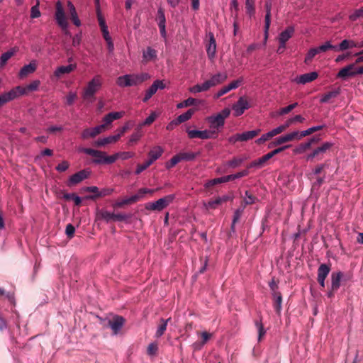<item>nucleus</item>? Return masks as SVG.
<instances>
[{"instance_id":"47","label":"nucleus","mask_w":363,"mask_h":363,"mask_svg":"<svg viewBox=\"0 0 363 363\" xmlns=\"http://www.w3.org/2000/svg\"><path fill=\"white\" fill-rule=\"evenodd\" d=\"M203 206L206 210L209 209H215L219 205H220V200L218 198H216L213 200H211L208 202H203Z\"/></svg>"},{"instance_id":"32","label":"nucleus","mask_w":363,"mask_h":363,"mask_svg":"<svg viewBox=\"0 0 363 363\" xmlns=\"http://www.w3.org/2000/svg\"><path fill=\"white\" fill-rule=\"evenodd\" d=\"M315 141V139L312 138L307 143L300 144L298 147H296L294 149V153L301 154V153L304 152L306 150H307L308 149H309L311 147L312 143H314Z\"/></svg>"},{"instance_id":"61","label":"nucleus","mask_w":363,"mask_h":363,"mask_svg":"<svg viewBox=\"0 0 363 363\" xmlns=\"http://www.w3.org/2000/svg\"><path fill=\"white\" fill-rule=\"evenodd\" d=\"M157 350H158L157 344L152 342L148 345L147 349V352L149 355L153 356L156 354Z\"/></svg>"},{"instance_id":"60","label":"nucleus","mask_w":363,"mask_h":363,"mask_svg":"<svg viewBox=\"0 0 363 363\" xmlns=\"http://www.w3.org/2000/svg\"><path fill=\"white\" fill-rule=\"evenodd\" d=\"M152 164V161H150L148 160L144 164L138 165V167L135 170V174H140L142 172H143L145 169H146Z\"/></svg>"},{"instance_id":"18","label":"nucleus","mask_w":363,"mask_h":363,"mask_svg":"<svg viewBox=\"0 0 363 363\" xmlns=\"http://www.w3.org/2000/svg\"><path fill=\"white\" fill-rule=\"evenodd\" d=\"M37 68V62L35 60L31 61L28 65H24L19 71L18 75L20 78H24L28 74L33 73Z\"/></svg>"},{"instance_id":"58","label":"nucleus","mask_w":363,"mask_h":363,"mask_svg":"<svg viewBox=\"0 0 363 363\" xmlns=\"http://www.w3.org/2000/svg\"><path fill=\"white\" fill-rule=\"evenodd\" d=\"M275 304L274 307L277 311L279 312L281 308V296L279 293L274 294Z\"/></svg>"},{"instance_id":"1","label":"nucleus","mask_w":363,"mask_h":363,"mask_svg":"<svg viewBox=\"0 0 363 363\" xmlns=\"http://www.w3.org/2000/svg\"><path fill=\"white\" fill-rule=\"evenodd\" d=\"M150 78V75L147 73L128 74L118 77L116 79V84L122 88L138 86Z\"/></svg>"},{"instance_id":"43","label":"nucleus","mask_w":363,"mask_h":363,"mask_svg":"<svg viewBox=\"0 0 363 363\" xmlns=\"http://www.w3.org/2000/svg\"><path fill=\"white\" fill-rule=\"evenodd\" d=\"M318 53H320V52H319V51H318V48H311V49L308 51V52H307V54H306V57H305L304 62H305V63H306V64L310 63V62L312 61L313 58V57H314L317 54H318Z\"/></svg>"},{"instance_id":"14","label":"nucleus","mask_w":363,"mask_h":363,"mask_svg":"<svg viewBox=\"0 0 363 363\" xmlns=\"http://www.w3.org/2000/svg\"><path fill=\"white\" fill-rule=\"evenodd\" d=\"M318 77L316 72L306 73L296 77L293 81L298 84H306L315 80Z\"/></svg>"},{"instance_id":"19","label":"nucleus","mask_w":363,"mask_h":363,"mask_svg":"<svg viewBox=\"0 0 363 363\" xmlns=\"http://www.w3.org/2000/svg\"><path fill=\"white\" fill-rule=\"evenodd\" d=\"M355 64H350L347 66L341 69L337 74V77L340 79H346L350 77L354 76Z\"/></svg>"},{"instance_id":"5","label":"nucleus","mask_w":363,"mask_h":363,"mask_svg":"<svg viewBox=\"0 0 363 363\" xmlns=\"http://www.w3.org/2000/svg\"><path fill=\"white\" fill-rule=\"evenodd\" d=\"M55 20L58 26L65 31V33L69 35L67 31L68 22L66 17L62 4L60 1L56 3Z\"/></svg>"},{"instance_id":"8","label":"nucleus","mask_w":363,"mask_h":363,"mask_svg":"<svg viewBox=\"0 0 363 363\" xmlns=\"http://www.w3.org/2000/svg\"><path fill=\"white\" fill-rule=\"evenodd\" d=\"M77 69V64H69L57 67L53 72V77L60 79L74 71Z\"/></svg>"},{"instance_id":"22","label":"nucleus","mask_w":363,"mask_h":363,"mask_svg":"<svg viewBox=\"0 0 363 363\" xmlns=\"http://www.w3.org/2000/svg\"><path fill=\"white\" fill-rule=\"evenodd\" d=\"M89 175V172L85 170H82L73 174L69 180V184H77L86 179Z\"/></svg>"},{"instance_id":"10","label":"nucleus","mask_w":363,"mask_h":363,"mask_svg":"<svg viewBox=\"0 0 363 363\" xmlns=\"http://www.w3.org/2000/svg\"><path fill=\"white\" fill-rule=\"evenodd\" d=\"M166 85L163 80H155L151 86L146 91L143 101H147L158 89H164Z\"/></svg>"},{"instance_id":"28","label":"nucleus","mask_w":363,"mask_h":363,"mask_svg":"<svg viewBox=\"0 0 363 363\" xmlns=\"http://www.w3.org/2000/svg\"><path fill=\"white\" fill-rule=\"evenodd\" d=\"M143 58L145 62H150L157 58V51L150 47L143 52Z\"/></svg>"},{"instance_id":"56","label":"nucleus","mask_w":363,"mask_h":363,"mask_svg":"<svg viewBox=\"0 0 363 363\" xmlns=\"http://www.w3.org/2000/svg\"><path fill=\"white\" fill-rule=\"evenodd\" d=\"M157 118V114L155 113H152L145 121L143 123H141L140 125H139V128H141L142 126L143 125H150L152 123L154 122V121Z\"/></svg>"},{"instance_id":"31","label":"nucleus","mask_w":363,"mask_h":363,"mask_svg":"<svg viewBox=\"0 0 363 363\" xmlns=\"http://www.w3.org/2000/svg\"><path fill=\"white\" fill-rule=\"evenodd\" d=\"M208 90H209V88H208L206 81L204 82H203L202 84H197L194 86H191L189 89V92L194 94L201 93V92H203V91H206Z\"/></svg>"},{"instance_id":"34","label":"nucleus","mask_w":363,"mask_h":363,"mask_svg":"<svg viewBox=\"0 0 363 363\" xmlns=\"http://www.w3.org/2000/svg\"><path fill=\"white\" fill-rule=\"evenodd\" d=\"M332 146V143H325L320 147L315 149L313 152H315L317 158L318 160L321 159L320 157L323 154H324L328 150H329Z\"/></svg>"},{"instance_id":"62","label":"nucleus","mask_w":363,"mask_h":363,"mask_svg":"<svg viewBox=\"0 0 363 363\" xmlns=\"http://www.w3.org/2000/svg\"><path fill=\"white\" fill-rule=\"evenodd\" d=\"M230 89H228V86H224L220 89H219L213 96V98L215 99H219L220 96H223L224 94L228 93Z\"/></svg>"},{"instance_id":"46","label":"nucleus","mask_w":363,"mask_h":363,"mask_svg":"<svg viewBox=\"0 0 363 363\" xmlns=\"http://www.w3.org/2000/svg\"><path fill=\"white\" fill-rule=\"evenodd\" d=\"M248 174H249L248 170H247V169L242 170V171L239 172H238L236 174H233L225 176L226 181H227V182H230L231 180H234V179H239V178L245 177V176L248 175Z\"/></svg>"},{"instance_id":"7","label":"nucleus","mask_w":363,"mask_h":363,"mask_svg":"<svg viewBox=\"0 0 363 363\" xmlns=\"http://www.w3.org/2000/svg\"><path fill=\"white\" fill-rule=\"evenodd\" d=\"M297 135L298 131L296 130L277 137L269 143L268 148H273L277 146H280L283 144L291 142L295 140H298Z\"/></svg>"},{"instance_id":"44","label":"nucleus","mask_w":363,"mask_h":363,"mask_svg":"<svg viewBox=\"0 0 363 363\" xmlns=\"http://www.w3.org/2000/svg\"><path fill=\"white\" fill-rule=\"evenodd\" d=\"M319 52H324L329 50H333L335 51H337V47L335 45H333L330 41H326L324 44L318 47Z\"/></svg>"},{"instance_id":"4","label":"nucleus","mask_w":363,"mask_h":363,"mask_svg":"<svg viewBox=\"0 0 363 363\" xmlns=\"http://www.w3.org/2000/svg\"><path fill=\"white\" fill-rule=\"evenodd\" d=\"M174 199V195L169 194L165 196L155 202L147 203L145 206V209L148 211H161L167 207Z\"/></svg>"},{"instance_id":"48","label":"nucleus","mask_w":363,"mask_h":363,"mask_svg":"<svg viewBox=\"0 0 363 363\" xmlns=\"http://www.w3.org/2000/svg\"><path fill=\"white\" fill-rule=\"evenodd\" d=\"M140 128L138 127L137 129V131L133 133L129 138L128 144L133 145L135 143H137L143 136V133L140 132Z\"/></svg>"},{"instance_id":"11","label":"nucleus","mask_w":363,"mask_h":363,"mask_svg":"<svg viewBox=\"0 0 363 363\" xmlns=\"http://www.w3.org/2000/svg\"><path fill=\"white\" fill-rule=\"evenodd\" d=\"M228 79V74L225 72H218L211 76V77L206 80V82L209 88L216 86L222 84Z\"/></svg>"},{"instance_id":"35","label":"nucleus","mask_w":363,"mask_h":363,"mask_svg":"<svg viewBox=\"0 0 363 363\" xmlns=\"http://www.w3.org/2000/svg\"><path fill=\"white\" fill-rule=\"evenodd\" d=\"M330 271V269L327 264H322L318 269V279H325Z\"/></svg>"},{"instance_id":"57","label":"nucleus","mask_w":363,"mask_h":363,"mask_svg":"<svg viewBox=\"0 0 363 363\" xmlns=\"http://www.w3.org/2000/svg\"><path fill=\"white\" fill-rule=\"evenodd\" d=\"M39 80H34L26 86L28 93L30 91H36L40 85Z\"/></svg>"},{"instance_id":"36","label":"nucleus","mask_w":363,"mask_h":363,"mask_svg":"<svg viewBox=\"0 0 363 363\" xmlns=\"http://www.w3.org/2000/svg\"><path fill=\"white\" fill-rule=\"evenodd\" d=\"M246 160V157H235L227 162L225 165L228 167L236 168L239 167Z\"/></svg>"},{"instance_id":"40","label":"nucleus","mask_w":363,"mask_h":363,"mask_svg":"<svg viewBox=\"0 0 363 363\" xmlns=\"http://www.w3.org/2000/svg\"><path fill=\"white\" fill-rule=\"evenodd\" d=\"M271 159L269 153L266 154L263 157L259 158L257 160L252 162L250 164H249L248 167L252 168L255 167H262L264 163H265L267 160Z\"/></svg>"},{"instance_id":"20","label":"nucleus","mask_w":363,"mask_h":363,"mask_svg":"<svg viewBox=\"0 0 363 363\" xmlns=\"http://www.w3.org/2000/svg\"><path fill=\"white\" fill-rule=\"evenodd\" d=\"M209 42L206 46V52L208 57L213 59L216 55V43L214 35L212 33H208Z\"/></svg>"},{"instance_id":"54","label":"nucleus","mask_w":363,"mask_h":363,"mask_svg":"<svg viewBox=\"0 0 363 363\" xmlns=\"http://www.w3.org/2000/svg\"><path fill=\"white\" fill-rule=\"evenodd\" d=\"M361 17H363V8L355 10L349 16L350 19L353 21H356L357 19Z\"/></svg>"},{"instance_id":"50","label":"nucleus","mask_w":363,"mask_h":363,"mask_svg":"<svg viewBox=\"0 0 363 363\" xmlns=\"http://www.w3.org/2000/svg\"><path fill=\"white\" fill-rule=\"evenodd\" d=\"M225 182H227V181H226V177L225 176V177H222L220 178H216V179H213L208 181L205 184V186L206 188H208L210 186H214V185H216V184H218L220 183H225Z\"/></svg>"},{"instance_id":"52","label":"nucleus","mask_w":363,"mask_h":363,"mask_svg":"<svg viewBox=\"0 0 363 363\" xmlns=\"http://www.w3.org/2000/svg\"><path fill=\"white\" fill-rule=\"evenodd\" d=\"M272 138H273V135L269 130L267 133L262 135V136L256 140V143L258 145L263 144L265 142L269 140Z\"/></svg>"},{"instance_id":"13","label":"nucleus","mask_w":363,"mask_h":363,"mask_svg":"<svg viewBox=\"0 0 363 363\" xmlns=\"http://www.w3.org/2000/svg\"><path fill=\"white\" fill-rule=\"evenodd\" d=\"M250 106L247 99L244 97H240L237 103L233 106V110L235 116H241L244 111L249 108Z\"/></svg>"},{"instance_id":"27","label":"nucleus","mask_w":363,"mask_h":363,"mask_svg":"<svg viewBox=\"0 0 363 363\" xmlns=\"http://www.w3.org/2000/svg\"><path fill=\"white\" fill-rule=\"evenodd\" d=\"M18 52L17 48H13L9 51L3 53L0 57V66L3 67L7 61Z\"/></svg>"},{"instance_id":"55","label":"nucleus","mask_w":363,"mask_h":363,"mask_svg":"<svg viewBox=\"0 0 363 363\" xmlns=\"http://www.w3.org/2000/svg\"><path fill=\"white\" fill-rule=\"evenodd\" d=\"M297 105H298L297 103H294V104H290L289 106H288L286 107L281 108L279 111V115L282 116V115L287 114L288 113L291 111L295 107H296Z\"/></svg>"},{"instance_id":"15","label":"nucleus","mask_w":363,"mask_h":363,"mask_svg":"<svg viewBox=\"0 0 363 363\" xmlns=\"http://www.w3.org/2000/svg\"><path fill=\"white\" fill-rule=\"evenodd\" d=\"M125 320L121 316H115L112 319L109 320L108 325L112 330L114 335H117L121 330Z\"/></svg>"},{"instance_id":"3","label":"nucleus","mask_w":363,"mask_h":363,"mask_svg":"<svg viewBox=\"0 0 363 363\" xmlns=\"http://www.w3.org/2000/svg\"><path fill=\"white\" fill-rule=\"evenodd\" d=\"M103 81L100 75H95L89 81L82 90V98L84 100L93 99L94 95L102 86Z\"/></svg>"},{"instance_id":"29","label":"nucleus","mask_w":363,"mask_h":363,"mask_svg":"<svg viewBox=\"0 0 363 363\" xmlns=\"http://www.w3.org/2000/svg\"><path fill=\"white\" fill-rule=\"evenodd\" d=\"M135 202H136L135 197H134V196H132L116 201L113 204V207L115 208H122L123 206H124L125 205H129V204H131V203H133Z\"/></svg>"},{"instance_id":"26","label":"nucleus","mask_w":363,"mask_h":363,"mask_svg":"<svg viewBox=\"0 0 363 363\" xmlns=\"http://www.w3.org/2000/svg\"><path fill=\"white\" fill-rule=\"evenodd\" d=\"M342 273L336 272L331 274V289L333 291H337L340 286Z\"/></svg>"},{"instance_id":"17","label":"nucleus","mask_w":363,"mask_h":363,"mask_svg":"<svg viewBox=\"0 0 363 363\" xmlns=\"http://www.w3.org/2000/svg\"><path fill=\"white\" fill-rule=\"evenodd\" d=\"M120 140V135L117 134L114 135H109L105 138H99L94 142V145L97 147H104L108 144L116 143Z\"/></svg>"},{"instance_id":"51","label":"nucleus","mask_w":363,"mask_h":363,"mask_svg":"<svg viewBox=\"0 0 363 363\" xmlns=\"http://www.w3.org/2000/svg\"><path fill=\"white\" fill-rule=\"evenodd\" d=\"M339 94V90H335L330 91L325 94H324L320 99L321 103H326L329 101V100L332 98L336 97Z\"/></svg>"},{"instance_id":"42","label":"nucleus","mask_w":363,"mask_h":363,"mask_svg":"<svg viewBox=\"0 0 363 363\" xmlns=\"http://www.w3.org/2000/svg\"><path fill=\"white\" fill-rule=\"evenodd\" d=\"M194 113V110L189 109L186 113L181 114L177 118V122L182 123L190 119Z\"/></svg>"},{"instance_id":"39","label":"nucleus","mask_w":363,"mask_h":363,"mask_svg":"<svg viewBox=\"0 0 363 363\" xmlns=\"http://www.w3.org/2000/svg\"><path fill=\"white\" fill-rule=\"evenodd\" d=\"M169 320H170V318H168L167 320H164V319L161 320V323L157 327V331L155 333L156 337H160L164 334V331L167 329V323Z\"/></svg>"},{"instance_id":"30","label":"nucleus","mask_w":363,"mask_h":363,"mask_svg":"<svg viewBox=\"0 0 363 363\" xmlns=\"http://www.w3.org/2000/svg\"><path fill=\"white\" fill-rule=\"evenodd\" d=\"M200 335L201 337V341L195 342L194 344V347L196 350L201 349L212 336L211 333H209L206 331L202 332Z\"/></svg>"},{"instance_id":"63","label":"nucleus","mask_w":363,"mask_h":363,"mask_svg":"<svg viewBox=\"0 0 363 363\" xmlns=\"http://www.w3.org/2000/svg\"><path fill=\"white\" fill-rule=\"evenodd\" d=\"M79 151L83 152L87 155H91L93 157H95L96 155H100L101 151L96 150L91 148H80Z\"/></svg>"},{"instance_id":"25","label":"nucleus","mask_w":363,"mask_h":363,"mask_svg":"<svg viewBox=\"0 0 363 363\" xmlns=\"http://www.w3.org/2000/svg\"><path fill=\"white\" fill-rule=\"evenodd\" d=\"M337 47V51H345L350 48H357V43L352 40L345 39Z\"/></svg>"},{"instance_id":"6","label":"nucleus","mask_w":363,"mask_h":363,"mask_svg":"<svg viewBox=\"0 0 363 363\" xmlns=\"http://www.w3.org/2000/svg\"><path fill=\"white\" fill-rule=\"evenodd\" d=\"M129 218L126 214L123 213H113L107 211H99L96 213V220H104L106 222L113 221H123Z\"/></svg>"},{"instance_id":"12","label":"nucleus","mask_w":363,"mask_h":363,"mask_svg":"<svg viewBox=\"0 0 363 363\" xmlns=\"http://www.w3.org/2000/svg\"><path fill=\"white\" fill-rule=\"evenodd\" d=\"M125 114L124 111H118V112H111L108 114H106L103 118V123L100 125L104 126V132L106 130V129L111 125L112 122L115 120L119 119L122 118Z\"/></svg>"},{"instance_id":"49","label":"nucleus","mask_w":363,"mask_h":363,"mask_svg":"<svg viewBox=\"0 0 363 363\" xmlns=\"http://www.w3.org/2000/svg\"><path fill=\"white\" fill-rule=\"evenodd\" d=\"M77 99V91H70L67 93V96H65L66 104L69 106H71L73 104V103L76 101Z\"/></svg>"},{"instance_id":"59","label":"nucleus","mask_w":363,"mask_h":363,"mask_svg":"<svg viewBox=\"0 0 363 363\" xmlns=\"http://www.w3.org/2000/svg\"><path fill=\"white\" fill-rule=\"evenodd\" d=\"M243 82V79L242 77L234 80L231 82L230 84H228L227 86L230 91L237 89Z\"/></svg>"},{"instance_id":"37","label":"nucleus","mask_w":363,"mask_h":363,"mask_svg":"<svg viewBox=\"0 0 363 363\" xmlns=\"http://www.w3.org/2000/svg\"><path fill=\"white\" fill-rule=\"evenodd\" d=\"M155 191V189H147V188H142L138 190L137 194H135L134 197H135L136 201L143 199L147 194H152Z\"/></svg>"},{"instance_id":"21","label":"nucleus","mask_w":363,"mask_h":363,"mask_svg":"<svg viewBox=\"0 0 363 363\" xmlns=\"http://www.w3.org/2000/svg\"><path fill=\"white\" fill-rule=\"evenodd\" d=\"M294 29L293 27H288L286 30L282 31L279 36V43L281 44V47L285 48L286 43L291 38Z\"/></svg>"},{"instance_id":"9","label":"nucleus","mask_w":363,"mask_h":363,"mask_svg":"<svg viewBox=\"0 0 363 363\" xmlns=\"http://www.w3.org/2000/svg\"><path fill=\"white\" fill-rule=\"evenodd\" d=\"M188 136L191 139L199 138L202 140L213 138V131L208 130H199L186 129Z\"/></svg>"},{"instance_id":"16","label":"nucleus","mask_w":363,"mask_h":363,"mask_svg":"<svg viewBox=\"0 0 363 363\" xmlns=\"http://www.w3.org/2000/svg\"><path fill=\"white\" fill-rule=\"evenodd\" d=\"M104 132L103 125H97L92 128H86L82 133L81 137L82 139H88L89 138H94L96 135Z\"/></svg>"},{"instance_id":"2","label":"nucleus","mask_w":363,"mask_h":363,"mask_svg":"<svg viewBox=\"0 0 363 363\" xmlns=\"http://www.w3.org/2000/svg\"><path fill=\"white\" fill-rule=\"evenodd\" d=\"M230 113V108H225L220 113L206 118V121L208 122L209 126L208 130L213 131V138H216L219 130L223 127L225 120L229 116Z\"/></svg>"},{"instance_id":"45","label":"nucleus","mask_w":363,"mask_h":363,"mask_svg":"<svg viewBox=\"0 0 363 363\" xmlns=\"http://www.w3.org/2000/svg\"><path fill=\"white\" fill-rule=\"evenodd\" d=\"M270 26V11H267L265 16V26H264V43L265 44L268 38V33Z\"/></svg>"},{"instance_id":"64","label":"nucleus","mask_w":363,"mask_h":363,"mask_svg":"<svg viewBox=\"0 0 363 363\" xmlns=\"http://www.w3.org/2000/svg\"><path fill=\"white\" fill-rule=\"evenodd\" d=\"M40 16V11L38 8V4L33 6L30 11V17L33 18H38Z\"/></svg>"},{"instance_id":"23","label":"nucleus","mask_w":363,"mask_h":363,"mask_svg":"<svg viewBox=\"0 0 363 363\" xmlns=\"http://www.w3.org/2000/svg\"><path fill=\"white\" fill-rule=\"evenodd\" d=\"M157 21H158V26L160 30V33L162 37H166V30H165V16L164 11L160 9L157 11Z\"/></svg>"},{"instance_id":"24","label":"nucleus","mask_w":363,"mask_h":363,"mask_svg":"<svg viewBox=\"0 0 363 363\" xmlns=\"http://www.w3.org/2000/svg\"><path fill=\"white\" fill-rule=\"evenodd\" d=\"M163 152L164 150L161 146L157 145L152 147V149L148 153L149 160L152 161V163H153L155 160L161 157Z\"/></svg>"},{"instance_id":"33","label":"nucleus","mask_w":363,"mask_h":363,"mask_svg":"<svg viewBox=\"0 0 363 363\" xmlns=\"http://www.w3.org/2000/svg\"><path fill=\"white\" fill-rule=\"evenodd\" d=\"M203 102V101H202V100L198 101L196 99L189 97L187 99L184 100V101L181 102V103H179L177 105V107L178 108H184V107H187V106H190L194 105L196 104H202Z\"/></svg>"},{"instance_id":"53","label":"nucleus","mask_w":363,"mask_h":363,"mask_svg":"<svg viewBox=\"0 0 363 363\" xmlns=\"http://www.w3.org/2000/svg\"><path fill=\"white\" fill-rule=\"evenodd\" d=\"M181 157H179V155H177L175 156H174L170 160L169 162H168L166 164V167L168 168V169H170L172 167H173L174 166H175L177 163H179V162H181Z\"/></svg>"},{"instance_id":"41","label":"nucleus","mask_w":363,"mask_h":363,"mask_svg":"<svg viewBox=\"0 0 363 363\" xmlns=\"http://www.w3.org/2000/svg\"><path fill=\"white\" fill-rule=\"evenodd\" d=\"M259 130H254L251 131H247L242 133L240 135L241 141H247L257 135L259 133Z\"/></svg>"},{"instance_id":"38","label":"nucleus","mask_w":363,"mask_h":363,"mask_svg":"<svg viewBox=\"0 0 363 363\" xmlns=\"http://www.w3.org/2000/svg\"><path fill=\"white\" fill-rule=\"evenodd\" d=\"M323 128V126L322 125H317V126H313V127H311L306 130H303V131H301V132H299L298 131V140H301L302 138L306 136V135H308L311 133H313V132L315 131H317V130H321Z\"/></svg>"}]
</instances>
